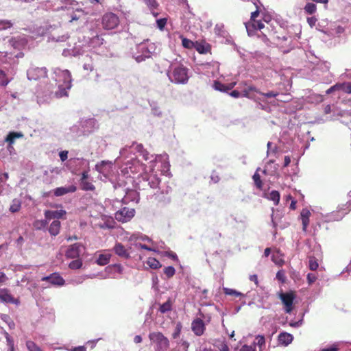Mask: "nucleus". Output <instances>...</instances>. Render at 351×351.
Instances as JSON below:
<instances>
[{
	"mask_svg": "<svg viewBox=\"0 0 351 351\" xmlns=\"http://www.w3.org/2000/svg\"><path fill=\"white\" fill-rule=\"evenodd\" d=\"M22 132H10L5 138V142L8 143L10 145L14 144L16 138H20L23 137Z\"/></svg>",
	"mask_w": 351,
	"mask_h": 351,
	"instance_id": "nucleus-22",
	"label": "nucleus"
},
{
	"mask_svg": "<svg viewBox=\"0 0 351 351\" xmlns=\"http://www.w3.org/2000/svg\"><path fill=\"white\" fill-rule=\"evenodd\" d=\"M143 1L150 8H156L158 7V3L156 0H143Z\"/></svg>",
	"mask_w": 351,
	"mask_h": 351,
	"instance_id": "nucleus-50",
	"label": "nucleus"
},
{
	"mask_svg": "<svg viewBox=\"0 0 351 351\" xmlns=\"http://www.w3.org/2000/svg\"><path fill=\"white\" fill-rule=\"evenodd\" d=\"M335 91H339L337 83L336 84L332 86L330 88H329L326 90V94H330V93H332V92H335Z\"/></svg>",
	"mask_w": 351,
	"mask_h": 351,
	"instance_id": "nucleus-60",
	"label": "nucleus"
},
{
	"mask_svg": "<svg viewBox=\"0 0 351 351\" xmlns=\"http://www.w3.org/2000/svg\"><path fill=\"white\" fill-rule=\"evenodd\" d=\"M258 170H259V168L256 170V171L253 175L252 179L254 180L256 187L257 189H258L259 190H262L263 186V182L261 178L260 174L258 173Z\"/></svg>",
	"mask_w": 351,
	"mask_h": 351,
	"instance_id": "nucleus-25",
	"label": "nucleus"
},
{
	"mask_svg": "<svg viewBox=\"0 0 351 351\" xmlns=\"http://www.w3.org/2000/svg\"><path fill=\"white\" fill-rule=\"evenodd\" d=\"M21 207V201L18 199H14L12 200V204L10 207V211L11 213H16L20 210Z\"/></svg>",
	"mask_w": 351,
	"mask_h": 351,
	"instance_id": "nucleus-30",
	"label": "nucleus"
},
{
	"mask_svg": "<svg viewBox=\"0 0 351 351\" xmlns=\"http://www.w3.org/2000/svg\"><path fill=\"white\" fill-rule=\"evenodd\" d=\"M239 88L242 90V97H247L250 99H254L256 94L261 93L254 86L248 84L247 82H241L239 84Z\"/></svg>",
	"mask_w": 351,
	"mask_h": 351,
	"instance_id": "nucleus-4",
	"label": "nucleus"
},
{
	"mask_svg": "<svg viewBox=\"0 0 351 351\" xmlns=\"http://www.w3.org/2000/svg\"><path fill=\"white\" fill-rule=\"evenodd\" d=\"M5 337L8 343V348H14V341L7 332H5Z\"/></svg>",
	"mask_w": 351,
	"mask_h": 351,
	"instance_id": "nucleus-48",
	"label": "nucleus"
},
{
	"mask_svg": "<svg viewBox=\"0 0 351 351\" xmlns=\"http://www.w3.org/2000/svg\"><path fill=\"white\" fill-rule=\"evenodd\" d=\"M293 339L292 335L287 332H282L278 335V341L280 344L288 346Z\"/></svg>",
	"mask_w": 351,
	"mask_h": 351,
	"instance_id": "nucleus-20",
	"label": "nucleus"
},
{
	"mask_svg": "<svg viewBox=\"0 0 351 351\" xmlns=\"http://www.w3.org/2000/svg\"><path fill=\"white\" fill-rule=\"evenodd\" d=\"M167 256L169 257L170 258L173 259V261H178V256L176 254L173 252H167Z\"/></svg>",
	"mask_w": 351,
	"mask_h": 351,
	"instance_id": "nucleus-62",
	"label": "nucleus"
},
{
	"mask_svg": "<svg viewBox=\"0 0 351 351\" xmlns=\"http://www.w3.org/2000/svg\"><path fill=\"white\" fill-rule=\"evenodd\" d=\"M339 348L336 346H332L329 348H324L321 351H338Z\"/></svg>",
	"mask_w": 351,
	"mask_h": 351,
	"instance_id": "nucleus-64",
	"label": "nucleus"
},
{
	"mask_svg": "<svg viewBox=\"0 0 351 351\" xmlns=\"http://www.w3.org/2000/svg\"><path fill=\"white\" fill-rule=\"evenodd\" d=\"M307 280L309 284H312L317 280V276L314 274H308Z\"/></svg>",
	"mask_w": 351,
	"mask_h": 351,
	"instance_id": "nucleus-56",
	"label": "nucleus"
},
{
	"mask_svg": "<svg viewBox=\"0 0 351 351\" xmlns=\"http://www.w3.org/2000/svg\"><path fill=\"white\" fill-rule=\"evenodd\" d=\"M276 278L281 283H285L286 281L285 271L283 269L279 270L276 274Z\"/></svg>",
	"mask_w": 351,
	"mask_h": 351,
	"instance_id": "nucleus-44",
	"label": "nucleus"
},
{
	"mask_svg": "<svg viewBox=\"0 0 351 351\" xmlns=\"http://www.w3.org/2000/svg\"><path fill=\"white\" fill-rule=\"evenodd\" d=\"M45 217L48 221L53 219H60L64 215H66V211L64 210H45Z\"/></svg>",
	"mask_w": 351,
	"mask_h": 351,
	"instance_id": "nucleus-16",
	"label": "nucleus"
},
{
	"mask_svg": "<svg viewBox=\"0 0 351 351\" xmlns=\"http://www.w3.org/2000/svg\"><path fill=\"white\" fill-rule=\"evenodd\" d=\"M77 188L74 185H71L69 187H58L54 190V195L59 197L62 196L69 193L75 192Z\"/></svg>",
	"mask_w": 351,
	"mask_h": 351,
	"instance_id": "nucleus-18",
	"label": "nucleus"
},
{
	"mask_svg": "<svg viewBox=\"0 0 351 351\" xmlns=\"http://www.w3.org/2000/svg\"><path fill=\"white\" fill-rule=\"evenodd\" d=\"M113 250L114 253L125 259H129L130 258V254L128 249L125 247V246L121 243H117L114 247Z\"/></svg>",
	"mask_w": 351,
	"mask_h": 351,
	"instance_id": "nucleus-15",
	"label": "nucleus"
},
{
	"mask_svg": "<svg viewBox=\"0 0 351 351\" xmlns=\"http://www.w3.org/2000/svg\"><path fill=\"white\" fill-rule=\"evenodd\" d=\"M271 143L268 142L267 143V154H269L270 153H276L277 151V147H275L273 149L271 147Z\"/></svg>",
	"mask_w": 351,
	"mask_h": 351,
	"instance_id": "nucleus-61",
	"label": "nucleus"
},
{
	"mask_svg": "<svg viewBox=\"0 0 351 351\" xmlns=\"http://www.w3.org/2000/svg\"><path fill=\"white\" fill-rule=\"evenodd\" d=\"M308 267L312 271H315L319 267L317 259L315 256H310L308 260Z\"/></svg>",
	"mask_w": 351,
	"mask_h": 351,
	"instance_id": "nucleus-34",
	"label": "nucleus"
},
{
	"mask_svg": "<svg viewBox=\"0 0 351 351\" xmlns=\"http://www.w3.org/2000/svg\"><path fill=\"white\" fill-rule=\"evenodd\" d=\"M267 198L273 201L275 206H277L280 202V193L278 191L273 190L269 193Z\"/></svg>",
	"mask_w": 351,
	"mask_h": 351,
	"instance_id": "nucleus-27",
	"label": "nucleus"
},
{
	"mask_svg": "<svg viewBox=\"0 0 351 351\" xmlns=\"http://www.w3.org/2000/svg\"><path fill=\"white\" fill-rule=\"evenodd\" d=\"M164 274L168 278H172L176 274V269L172 266H168L164 268Z\"/></svg>",
	"mask_w": 351,
	"mask_h": 351,
	"instance_id": "nucleus-39",
	"label": "nucleus"
},
{
	"mask_svg": "<svg viewBox=\"0 0 351 351\" xmlns=\"http://www.w3.org/2000/svg\"><path fill=\"white\" fill-rule=\"evenodd\" d=\"M112 163L108 160H102L95 165V169L99 173L106 175L111 171Z\"/></svg>",
	"mask_w": 351,
	"mask_h": 351,
	"instance_id": "nucleus-14",
	"label": "nucleus"
},
{
	"mask_svg": "<svg viewBox=\"0 0 351 351\" xmlns=\"http://www.w3.org/2000/svg\"><path fill=\"white\" fill-rule=\"evenodd\" d=\"M245 28L247 34L250 36L254 34V32L257 29H262L264 28V23L261 20H251L247 23H245Z\"/></svg>",
	"mask_w": 351,
	"mask_h": 351,
	"instance_id": "nucleus-12",
	"label": "nucleus"
},
{
	"mask_svg": "<svg viewBox=\"0 0 351 351\" xmlns=\"http://www.w3.org/2000/svg\"><path fill=\"white\" fill-rule=\"evenodd\" d=\"M110 254H99L97 259L96 260V263L99 265L104 266L110 262Z\"/></svg>",
	"mask_w": 351,
	"mask_h": 351,
	"instance_id": "nucleus-23",
	"label": "nucleus"
},
{
	"mask_svg": "<svg viewBox=\"0 0 351 351\" xmlns=\"http://www.w3.org/2000/svg\"><path fill=\"white\" fill-rule=\"evenodd\" d=\"M240 351H256V346L255 344L250 346L244 345L241 348Z\"/></svg>",
	"mask_w": 351,
	"mask_h": 351,
	"instance_id": "nucleus-49",
	"label": "nucleus"
},
{
	"mask_svg": "<svg viewBox=\"0 0 351 351\" xmlns=\"http://www.w3.org/2000/svg\"><path fill=\"white\" fill-rule=\"evenodd\" d=\"M26 346L29 351H43L41 348L32 341H27L26 342Z\"/></svg>",
	"mask_w": 351,
	"mask_h": 351,
	"instance_id": "nucleus-37",
	"label": "nucleus"
},
{
	"mask_svg": "<svg viewBox=\"0 0 351 351\" xmlns=\"http://www.w3.org/2000/svg\"><path fill=\"white\" fill-rule=\"evenodd\" d=\"M82 266V261L80 258H76L75 260L72 261L69 264V267L71 269H77L81 268Z\"/></svg>",
	"mask_w": 351,
	"mask_h": 351,
	"instance_id": "nucleus-36",
	"label": "nucleus"
},
{
	"mask_svg": "<svg viewBox=\"0 0 351 351\" xmlns=\"http://www.w3.org/2000/svg\"><path fill=\"white\" fill-rule=\"evenodd\" d=\"M172 303L170 299H168L167 302L160 306L159 311L162 313H165L168 311H171Z\"/></svg>",
	"mask_w": 351,
	"mask_h": 351,
	"instance_id": "nucleus-31",
	"label": "nucleus"
},
{
	"mask_svg": "<svg viewBox=\"0 0 351 351\" xmlns=\"http://www.w3.org/2000/svg\"><path fill=\"white\" fill-rule=\"evenodd\" d=\"M83 245L79 243L69 246L66 256L69 258H77L80 256Z\"/></svg>",
	"mask_w": 351,
	"mask_h": 351,
	"instance_id": "nucleus-13",
	"label": "nucleus"
},
{
	"mask_svg": "<svg viewBox=\"0 0 351 351\" xmlns=\"http://www.w3.org/2000/svg\"><path fill=\"white\" fill-rule=\"evenodd\" d=\"M83 69L86 71H93L94 65L91 57L89 58V61L83 64Z\"/></svg>",
	"mask_w": 351,
	"mask_h": 351,
	"instance_id": "nucleus-45",
	"label": "nucleus"
},
{
	"mask_svg": "<svg viewBox=\"0 0 351 351\" xmlns=\"http://www.w3.org/2000/svg\"><path fill=\"white\" fill-rule=\"evenodd\" d=\"M27 77L29 80H38L47 77V70L45 67L31 68L27 71Z\"/></svg>",
	"mask_w": 351,
	"mask_h": 351,
	"instance_id": "nucleus-8",
	"label": "nucleus"
},
{
	"mask_svg": "<svg viewBox=\"0 0 351 351\" xmlns=\"http://www.w3.org/2000/svg\"><path fill=\"white\" fill-rule=\"evenodd\" d=\"M82 189L84 191H94L95 186L90 182L85 180L81 182Z\"/></svg>",
	"mask_w": 351,
	"mask_h": 351,
	"instance_id": "nucleus-38",
	"label": "nucleus"
},
{
	"mask_svg": "<svg viewBox=\"0 0 351 351\" xmlns=\"http://www.w3.org/2000/svg\"><path fill=\"white\" fill-rule=\"evenodd\" d=\"M147 264L150 268L154 269H159L162 266L160 263L156 258L152 257L148 258Z\"/></svg>",
	"mask_w": 351,
	"mask_h": 351,
	"instance_id": "nucleus-28",
	"label": "nucleus"
},
{
	"mask_svg": "<svg viewBox=\"0 0 351 351\" xmlns=\"http://www.w3.org/2000/svg\"><path fill=\"white\" fill-rule=\"evenodd\" d=\"M262 95H264L265 97L271 98V97H276L278 95V92H274V91H269L266 93H260Z\"/></svg>",
	"mask_w": 351,
	"mask_h": 351,
	"instance_id": "nucleus-54",
	"label": "nucleus"
},
{
	"mask_svg": "<svg viewBox=\"0 0 351 351\" xmlns=\"http://www.w3.org/2000/svg\"><path fill=\"white\" fill-rule=\"evenodd\" d=\"M61 227L60 221L58 220H54L49 228V232L51 236H56L59 234Z\"/></svg>",
	"mask_w": 351,
	"mask_h": 351,
	"instance_id": "nucleus-21",
	"label": "nucleus"
},
{
	"mask_svg": "<svg viewBox=\"0 0 351 351\" xmlns=\"http://www.w3.org/2000/svg\"><path fill=\"white\" fill-rule=\"evenodd\" d=\"M135 210L124 207L116 212L114 217L116 220L121 223L129 221L134 216Z\"/></svg>",
	"mask_w": 351,
	"mask_h": 351,
	"instance_id": "nucleus-6",
	"label": "nucleus"
},
{
	"mask_svg": "<svg viewBox=\"0 0 351 351\" xmlns=\"http://www.w3.org/2000/svg\"><path fill=\"white\" fill-rule=\"evenodd\" d=\"M1 319L2 321L5 322L8 325V326L10 329L14 328L15 324H14V321L11 319V317H10L9 315L2 314L1 315Z\"/></svg>",
	"mask_w": 351,
	"mask_h": 351,
	"instance_id": "nucleus-33",
	"label": "nucleus"
},
{
	"mask_svg": "<svg viewBox=\"0 0 351 351\" xmlns=\"http://www.w3.org/2000/svg\"><path fill=\"white\" fill-rule=\"evenodd\" d=\"M8 280V278L4 272H0V284H4Z\"/></svg>",
	"mask_w": 351,
	"mask_h": 351,
	"instance_id": "nucleus-59",
	"label": "nucleus"
},
{
	"mask_svg": "<svg viewBox=\"0 0 351 351\" xmlns=\"http://www.w3.org/2000/svg\"><path fill=\"white\" fill-rule=\"evenodd\" d=\"M271 260L276 265L278 266H282L285 264L284 259L280 256H276V255L272 256Z\"/></svg>",
	"mask_w": 351,
	"mask_h": 351,
	"instance_id": "nucleus-46",
	"label": "nucleus"
},
{
	"mask_svg": "<svg viewBox=\"0 0 351 351\" xmlns=\"http://www.w3.org/2000/svg\"><path fill=\"white\" fill-rule=\"evenodd\" d=\"M304 12L307 14H313L317 12V5L313 3H307L304 8Z\"/></svg>",
	"mask_w": 351,
	"mask_h": 351,
	"instance_id": "nucleus-29",
	"label": "nucleus"
},
{
	"mask_svg": "<svg viewBox=\"0 0 351 351\" xmlns=\"http://www.w3.org/2000/svg\"><path fill=\"white\" fill-rule=\"evenodd\" d=\"M63 74L64 76V81H67L68 84H66V87H63L62 86H60L58 88V90L56 92V96L58 98H60L62 97H67L68 96V90H69L71 88V74L69 71L64 70L63 71Z\"/></svg>",
	"mask_w": 351,
	"mask_h": 351,
	"instance_id": "nucleus-7",
	"label": "nucleus"
},
{
	"mask_svg": "<svg viewBox=\"0 0 351 351\" xmlns=\"http://www.w3.org/2000/svg\"><path fill=\"white\" fill-rule=\"evenodd\" d=\"M306 21H307V23L309 25V26L311 27H313L317 21V19L315 16H311V17H308L306 19Z\"/></svg>",
	"mask_w": 351,
	"mask_h": 351,
	"instance_id": "nucleus-51",
	"label": "nucleus"
},
{
	"mask_svg": "<svg viewBox=\"0 0 351 351\" xmlns=\"http://www.w3.org/2000/svg\"><path fill=\"white\" fill-rule=\"evenodd\" d=\"M0 302L6 304H14L16 305L20 304L19 298H15L7 288L0 289Z\"/></svg>",
	"mask_w": 351,
	"mask_h": 351,
	"instance_id": "nucleus-9",
	"label": "nucleus"
},
{
	"mask_svg": "<svg viewBox=\"0 0 351 351\" xmlns=\"http://www.w3.org/2000/svg\"><path fill=\"white\" fill-rule=\"evenodd\" d=\"M279 298L285 305V311L291 313L293 310V300L295 298V293L292 291L286 293L282 292L279 293Z\"/></svg>",
	"mask_w": 351,
	"mask_h": 351,
	"instance_id": "nucleus-5",
	"label": "nucleus"
},
{
	"mask_svg": "<svg viewBox=\"0 0 351 351\" xmlns=\"http://www.w3.org/2000/svg\"><path fill=\"white\" fill-rule=\"evenodd\" d=\"M230 95L234 98H239L242 97V90H234L230 93Z\"/></svg>",
	"mask_w": 351,
	"mask_h": 351,
	"instance_id": "nucleus-55",
	"label": "nucleus"
},
{
	"mask_svg": "<svg viewBox=\"0 0 351 351\" xmlns=\"http://www.w3.org/2000/svg\"><path fill=\"white\" fill-rule=\"evenodd\" d=\"M181 328H182V326H181V324L179 323L177 326H176V332L173 334V338H176L180 333V331H181Z\"/></svg>",
	"mask_w": 351,
	"mask_h": 351,
	"instance_id": "nucleus-63",
	"label": "nucleus"
},
{
	"mask_svg": "<svg viewBox=\"0 0 351 351\" xmlns=\"http://www.w3.org/2000/svg\"><path fill=\"white\" fill-rule=\"evenodd\" d=\"M223 292L226 295H232L236 298L243 296V294L242 293L230 288H223Z\"/></svg>",
	"mask_w": 351,
	"mask_h": 351,
	"instance_id": "nucleus-35",
	"label": "nucleus"
},
{
	"mask_svg": "<svg viewBox=\"0 0 351 351\" xmlns=\"http://www.w3.org/2000/svg\"><path fill=\"white\" fill-rule=\"evenodd\" d=\"M213 87L215 90L226 93V84H222L219 81H215L213 84Z\"/></svg>",
	"mask_w": 351,
	"mask_h": 351,
	"instance_id": "nucleus-40",
	"label": "nucleus"
},
{
	"mask_svg": "<svg viewBox=\"0 0 351 351\" xmlns=\"http://www.w3.org/2000/svg\"><path fill=\"white\" fill-rule=\"evenodd\" d=\"M169 80L175 84H186L189 80L188 69L182 65L171 66L167 73Z\"/></svg>",
	"mask_w": 351,
	"mask_h": 351,
	"instance_id": "nucleus-1",
	"label": "nucleus"
},
{
	"mask_svg": "<svg viewBox=\"0 0 351 351\" xmlns=\"http://www.w3.org/2000/svg\"><path fill=\"white\" fill-rule=\"evenodd\" d=\"M218 348L220 351H230L229 347L225 341H221L219 344Z\"/></svg>",
	"mask_w": 351,
	"mask_h": 351,
	"instance_id": "nucleus-53",
	"label": "nucleus"
},
{
	"mask_svg": "<svg viewBox=\"0 0 351 351\" xmlns=\"http://www.w3.org/2000/svg\"><path fill=\"white\" fill-rule=\"evenodd\" d=\"M256 339L257 340V345L261 348L263 346L265 345V337L264 336H262V335H258L256 337Z\"/></svg>",
	"mask_w": 351,
	"mask_h": 351,
	"instance_id": "nucleus-52",
	"label": "nucleus"
},
{
	"mask_svg": "<svg viewBox=\"0 0 351 351\" xmlns=\"http://www.w3.org/2000/svg\"><path fill=\"white\" fill-rule=\"evenodd\" d=\"M148 181V184L152 189H156L158 186L160 184V179L156 175H150L147 178Z\"/></svg>",
	"mask_w": 351,
	"mask_h": 351,
	"instance_id": "nucleus-24",
	"label": "nucleus"
},
{
	"mask_svg": "<svg viewBox=\"0 0 351 351\" xmlns=\"http://www.w3.org/2000/svg\"><path fill=\"white\" fill-rule=\"evenodd\" d=\"M191 330L195 335L202 336L206 330V326L202 319H193L191 323Z\"/></svg>",
	"mask_w": 351,
	"mask_h": 351,
	"instance_id": "nucleus-11",
	"label": "nucleus"
},
{
	"mask_svg": "<svg viewBox=\"0 0 351 351\" xmlns=\"http://www.w3.org/2000/svg\"><path fill=\"white\" fill-rule=\"evenodd\" d=\"M13 25L11 21L9 20H0V30H5L12 27Z\"/></svg>",
	"mask_w": 351,
	"mask_h": 351,
	"instance_id": "nucleus-42",
	"label": "nucleus"
},
{
	"mask_svg": "<svg viewBox=\"0 0 351 351\" xmlns=\"http://www.w3.org/2000/svg\"><path fill=\"white\" fill-rule=\"evenodd\" d=\"M339 91L351 94V82L337 83Z\"/></svg>",
	"mask_w": 351,
	"mask_h": 351,
	"instance_id": "nucleus-26",
	"label": "nucleus"
},
{
	"mask_svg": "<svg viewBox=\"0 0 351 351\" xmlns=\"http://www.w3.org/2000/svg\"><path fill=\"white\" fill-rule=\"evenodd\" d=\"M9 83V80L5 73L0 69V85L5 86Z\"/></svg>",
	"mask_w": 351,
	"mask_h": 351,
	"instance_id": "nucleus-41",
	"label": "nucleus"
},
{
	"mask_svg": "<svg viewBox=\"0 0 351 351\" xmlns=\"http://www.w3.org/2000/svg\"><path fill=\"white\" fill-rule=\"evenodd\" d=\"M47 223L48 220L47 219L36 220L33 223V226L36 230H42L47 226Z\"/></svg>",
	"mask_w": 351,
	"mask_h": 351,
	"instance_id": "nucleus-32",
	"label": "nucleus"
},
{
	"mask_svg": "<svg viewBox=\"0 0 351 351\" xmlns=\"http://www.w3.org/2000/svg\"><path fill=\"white\" fill-rule=\"evenodd\" d=\"M119 18L113 12H106L101 17V25L104 29H114L119 25Z\"/></svg>",
	"mask_w": 351,
	"mask_h": 351,
	"instance_id": "nucleus-3",
	"label": "nucleus"
},
{
	"mask_svg": "<svg viewBox=\"0 0 351 351\" xmlns=\"http://www.w3.org/2000/svg\"><path fill=\"white\" fill-rule=\"evenodd\" d=\"M42 281L49 282L51 285L61 287L64 285L65 280L59 273L54 272L49 276L43 277Z\"/></svg>",
	"mask_w": 351,
	"mask_h": 351,
	"instance_id": "nucleus-10",
	"label": "nucleus"
},
{
	"mask_svg": "<svg viewBox=\"0 0 351 351\" xmlns=\"http://www.w3.org/2000/svg\"><path fill=\"white\" fill-rule=\"evenodd\" d=\"M182 43L183 47L186 49L193 48L195 47V44L191 40L186 38H182Z\"/></svg>",
	"mask_w": 351,
	"mask_h": 351,
	"instance_id": "nucleus-43",
	"label": "nucleus"
},
{
	"mask_svg": "<svg viewBox=\"0 0 351 351\" xmlns=\"http://www.w3.org/2000/svg\"><path fill=\"white\" fill-rule=\"evenodd\" d=\"M60 160L63 162L65 161L68 158V152L67 151H62L59 154Z\"/></svg>",
	"mask_w": 351,
	"mask_h": 351,
	"instance_id": "nucleus-57",
	"label": "nucleus"
},
{
	"mask_svg": "<svg viewBox=\"0 0 351 351\" xmlns=\"http://www.w3.org/2000/svg\"><path fill=\"white\" fill-rule=\"evenodd\" d=\"M166 23H167V20L165 19H162L158 20L157 21L158 27L160 29H162L166 25Z\"/></svg>",
	"mask_w": 351,
	"mask_h": 351,
	"instance_id": "nucleus-58",
	"label": "nucleus"
},
{
	"mask_svg": "<svg viewBox=\"0 0 351 351\" xmlns=\"http://www.w3.org/2000/svg\"><path fill=\"white\" fill-rule=\"evenodd\" d=\"M151 342L156 346V351H165L169 347V341L162 332H152L149 334Z\"/></svg>",
	"mask_w": 351,
	"mask_h": 351,
	"instance_id": "nucleus-2",
	"label": "nucleus"
},
{
	"mask_svg": "<svg viewBox=\"0 0 351 351\" xmlns=\"http://www.w3.org/2000/svg\"><path fill=\"white\" fill-rule=\"evenodd\" d=\"M199 315L201 317V319H204L206 323H209L211 321L212 316L210 314L204 313L203 312L199 311Z\"/></svg>",
	"mask_w": 351,
	"mask_h": 351,
	"instance_id": "nucleus-47",
	"label": "nucleus"
},
{
	"mask_svg": "<svg viewBox=\"0 0 351 351\" xmlns=\"http://www.w3.org/2000/svg\"><path fill=\"white\" fill-rule=\"evenodd\" d=\"M311 215V212L306 208L302 209L300 213V218H301L302 223V230L304 232L306 231L307 227L309 225V222H310L309 218H310Z\"/></svg>",
	"mask_w": 351,
	"mask_h": 351,
	"instance_id": "nucleus-17",
	"label": "nucleus"
},
{
	"mask_svg": "<svg viewBox=\"0 0 351 351\" xmlns=\"http://www.w3.org/2000/svg\"><path fill=\"white\" fill-rule=\"evenodd\" d=\"M194 48L201 54L207 53L211 49L210 45L205 41L196 42Z\"/></svg>",
	"mask_w": 351,
	"mask_h": 351,
	"instance_id": "nucleus-19",
	"label": "nucleus"
}]
</instances>
